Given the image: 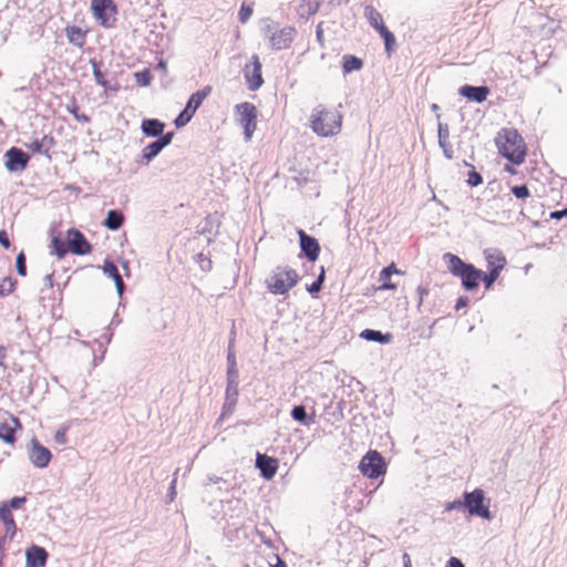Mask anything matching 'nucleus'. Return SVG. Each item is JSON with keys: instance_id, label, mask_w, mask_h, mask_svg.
I'll return each mask as SVG.
<instances>
[{"instance_id": "338daca9", "label": "nucleus", "mask_w": 567, "mask_h": 567, "mask_svg": "<svg viewBox=\"0 0 567 567\" xmlns=\"http://www.w3.org/2000/svg\"><path fill=\"white\" fill-rule=\"evenodd\" d=\"M364 567H368V564H365V566H364Z\"/></svg>"}, {"instance_id": "0eeeda50", "label": "nucleus", "mask_w": 567, "mask_h": 567, "mask_svg": "<svg viewBox=\"0 0 567 567\" xmlns=\"http://www.w3.org/2000/svg\"><path fill=\"white\" fill-rule=\"evenodd\" d=\"M359 470L368 478H378L385 474L386 463L378 451L371 450L361 458Z\"/></svg>"}, {"instance_id": "79ce46f5", "label": "nucleus", "mask_w": 567, "mask_h": 567, "mask_svg": "<svg viewBox=\"0 0 567 567\" xmlns=\"http://www.w3.org/2000/svg\"><path fill=\"white\" fill-rule=\"evenodd\" d=\"M362 336L365 337L369 340H374V341H381L382 340V333L380 331L365 330L362 333Z\"/></svg>"}, {"instance_id": "f257e3e1", "label": "nucleus", "mask_w": 567, "mask_h": 567, "mask_svg": "<svg viewBox=\"0 0 567 567\" xmlns=\"http://www.w3.org/2000/svg\"><path fill=\"white\" fill-rule=\"evenodd\" d=\"M343 116L331 105L319 104L312 109L309 116V126L320 137L336 136L341 132Z\"/></svg>"}, {"instance_id": "dca6fc26", "label": "nucleus", "mask_w": 567, "mask_h": 567, "mask_svg": "<svg viewBox=\"0 0 567 567\" xmlns=\"http://www.w3.org/2000/svg\"><path fill=\"white\" fill-rule=\"evenodd\" d=\"M51 452L41 445L37 440L32 441V447L30 451V460L37 467H45L51 461Z\"/></svg>"}, {"instance_id": "2f4dec72", "label": "nucleus", "mask_w": 567, "mask_h": 567, "mask_svg": "<svg viewBox=\"0 0 567 567\" xmlns=\"http://www.w3.org/2000/svg\"><path fill=\"white\" fill-rule=\"evenodd\" d=\"M320 8L319 2L313 0H303L300 4L301 14L313 16Z\"/></svg>"}, {"instance_id": "72a5a7b5", "label": "nucleus", "mask_w": 567, "mask_h": 567, "mask_svg": "<svg viewBox=\"0 0 567 567\" xmlns=\"http://www.w3.org/2000/svg\"><path fill=\"white\" fill-rule=\"evenodd\" d=\"M134 78H135L137 84L141 86H148L153 79L152 73L148 69L136 72L134 74Z\"/></svg>"}, {"instance_id": "5fc2aeb1", "label": "nucleus", "mask_w": 567, "mask_h": 567, "mask_svg": "<svg viewBox=\"0 0 567 567\" xmlns=\"http://www.w3.org/2000/svg\"><path fill=\"white\" fill-rule=\"evenodd\" d=\"M402 560H403V567H412V561H411V557L409 554L404 553L402 556Z\"/></svg>"}, {"instance_id": "b1692460", "label": "nucleus", "mask_w": 567, "mask_h": 567, "mask_svg": "<svg viewBox=\"0 0 567 567\" xmlns=\"http://www.w3.org/2000/svg\"><path fill=\"white\" fill-rule=\"evenodd\" d=\"M141 128L146 136H159L164 132L165 124L156 118H145Z\"/></svg>"}, {"instance_id": "ea45409f", "label": "nucleus", "mask_w": 567, "mask_h": 567, "mask_svg": "<svg viewBox=\"0 0 567 567\" xmlns=\"http://www.w3.org/2000/svg\"><path fill=\"white\" fill-rule=\"evenodd\" d=\"M291 415L296 421L305 422L306 417H307V412H306L305 406H302V405L295 406L291 411Z\"/></svg>"}, {"instance_id": "2eb2a0df", "label": "nucleus", "mask_w": 567, "mask_h": 567, "mask_svg": "<svg viewBox=\"0 0 567 567\" xmlns=\"http://www.w3.org/2000/svg\"><path fill=\"white\" fill-rule=\"evenodd\" d=\"M300 239V248L309 261H316L320 255V245L315 237H311L302 229L297 231Z\"/></svg>"}, {"instance_id": "cd10ccee", "label": "nucleus", "mask_w": 567, "mask_h": 567, "mask_svg": "<svg viewBox=\"0 0 567 567\" xmlns=\"http://www.w3.org/2000/svg\"><path fill=\"white\" fill-rule=\"evenodd\" d=\"M124 224V216L121 212L109 210L103 225L110 230H117Z\"/></svg>"}, {"instance_id": "c756f323", "label": "nucleus", "mask_w": 567, "mask_h": 567, "mask_svg": "<svg viewBox=\"0 0 567 567\" xmlns=\"http://www.w3.org/2000/svg\"><path fill=\"white\" fill-rule=\"evenodd\" d=\"M163 148L157 141L146 145L142 151L143 158L148 163L156 157Z\"/></svg>"}, {"instance_id": "603ef678", "label": "nucleus", "mask_w": 567, "mask_h": 567, "mask_svg": "<svg viewBox=\"0 0 567 567\" xmlns=\"http://www.w3.org/2000/svg\"><path fill=\"white\" fill-rule=\"evenodd\" d=\"M567 216V208L564 209V210H556V212H551L550 213V218L551 219H561L563 217H566Z\"/></svg>"}, {"instance_id": "4468645a", "label": "nucleus", "mask_w": 567, "mask_h": 567, "mask_svg": "<svg viewBox=\"0 0 567 567\" xmlns=\"http://www.w3.org/2000/svg\"><path fill=\"white\" fill-rule=\"evenodd\" d=\"M6 167L9 172L24 171L29 163V155L18 147H11L4 154Z\"/></svg>"}, {"instance_id": "423d86ee", "label": "nucleus", "mask_w": 567, "mask_h": 567, "mask_svg": "<svg viewBox=\"0 0 567 567\" xmlns=\"http://www.w3.org/2000/svg\"><path fill=\"white\" fill-rule=\"evenodd\" d=\"M364 17L384 40L385 51L391 54L395 47V37L385 27L382 14L372 6L364 8Z\"/></svg>"}, {"instance_id": "6ab92c4d", "label": "nucleus", "mask_w": 567, "mask_h": 567, "mask_svg": "<svg viewBox=\"0 0 567 567\" xmlns=\"http://www.w3.org/2000/svg\"><path fill=\"white\" fill-rule=\"evenodd\" d=\"M257 466L262 476L270 480L275 476L278 470V461L265 454H258L256 460Z\"/></svg>"}, {"instance_id": "ddd939ff", "label": "nucleus", "mask_w": 567, "mask_h": 567, "mask_svg": "<svg viewBox=\"0 0 567 567\" xmlns=\"http://www.w3.org/2000/svg\"><path fill=\"white\" fill-rule=\"evenodd\" d=\"M295 34L296 29L292 27H286L275 31L269 38L271 49L280 51L290 48L293 42Z\"/></svg>"}, {"instance_id": "f8f14e48", "label": "nucleus", "mask_w": 567, "mask_h": 567, "mask_svg": "<svg viewBox=\"0 0 567 567\" xmlns=\"http://www.w3.org/2000/svg\"><path fill=\"white\" fill-rule=\"evenodd\" d=\"M464 507H466L472 515L482 517H488L489 515L487 507L484 505V494L481 489L464 494Z\"/></svg>"}, {"instance_id": "8fccbe9b", "label": "nucleus", "mask_w": 567, "mask_h": 567, "mask_svg": "<svg viewBox=\"0 0 567 567\" xmlns=\"http://www.w3.org/2000/svg\"><path fill=\"white\" fill-rule=\"evenodd\" d=\"M6 360H7V348L3 346H0V367L3 369L7 368Z\"/></svg>"}, {"instance_id": "9d476101", "label": "nucleus", "mask_w": 567, "mask_h": 567, "mask_svg": "<svg viewBox=\"0 0 567 567\" xmlns=\"http://www.w3.org/2000/svg\"><path fill=\"white\" fill-rule=\"evenodd\" d=\"M65 238L70 252L74 255H87L92 251V245L80 230L75 228L69 229Z\"/></svg>"}, {"instance_id": "a211bd4d", "label": "nucleus", "mask_w": 567, "mask_h": 567, "mask_svg": "<svg viewBox=\"0 0 567 567\" xmlns=\"http://www.w3.org/2000/svg\"><path fill=\"white\" fill-rule=\"evenodd\" d=\"M393 274L402 275L403 272L396 268L394 262H391L379 274V281L381 285L378 287V290H396L398 285L391 280V276Z\"/></svg>"}, {"instance_id": "c9c22d12", "label": "nucleus", "mask_w": 567, "mask_h": 567, "mask_svg": "<svg viewBox=\"0 0 567 567\" xmlns=\"http://www.w3.org/2000/svg\"><path fill=\"white\" fill-rule=\"evenodd\" d=\"M194 114H195V113H193L190 110H188V109H186V107H185V109L179 113V115L176 117V120H175V122H174V123H175V125H176L177 127H183V126H185V125H186V124L192 120V117L194 116Z\"/></svg>"}, {"instance_id": "774afa93", "label": "nucleus", "mask_w": 567, "mask_h": 567, "mask_svg": "<svg viewBox=\"0 0 567 567\" xmlns=\"http://www.w3.org/2000/svg\"><path fill=\"white\" fill-rule=\"evenodd\" d=\"M246 567H248V566H246Z\"/></svg>"}, {"instance_id": "f03ea898", "label": "nucleus", "mask_w": 567, "mask_h": 567, "mask_svg": "<svg viewBox=\"0 0 567 567\" xmlns=\"http://www.w3.org/2000/svg\"><path fill=\"white\" fill-rule=\"evenodd\" d=\"M444 259L447 262L450 271L462 279L465 289L473 290L478 287L481 281L485 282L488 289L496 279V268L489 270L488 275L476 269L473 265L465 264L460 257L453 254H445Z\"/></svg>"}, {"instance_id": "f704fd0d", "label": "nucleus", "mask_w": 567, "mask_h": 567, "mask_svg": "<svg viewBox=\"0 0 567 567\" xmlns=\"http://www.w3.org/2000/svg\"><path fill=\"white\" fill-rule=\"evenodd\" d=\"M194 114H195V113H193L190 110H188V109H186V107H185V109L179 113V115L176 117V120H175V122H174V123H175V125H176L177 127H183V126H185V125H186V124L192 120V117L194 116Z\"/></svg>"}, {"instance_id": "c03bdc74", "label": "nucleus", "mask_w": 567, "mask_h": 567, "mask_svg": "<svg viewBox=\"0 0 567 567\" xmlns=\"http://www.w3.org/2000/svg\"><path fill=\"white\" fill-rule=\"evenodd\" d=\"M468 184L472 185V186H477L482 183V177L478 173L476 172H472L470 175H468Z\"/></svg>"}, {"instance_id": "052dcab7", "label": "nucleus", "mask_w": 567, "mask_h": 567, "mask_svg": "<svg viewBox=\"0 0 567 567\" xmlns=\"http://www.w3.org/2000/svg\"><path fill=\"white\" fill-rule=\"evenodd\" d=\"M72 112H73L74 116H75L79 121L89 122V117H87V116H85V115H80V116H79V115L75 113V111H72Z\"/></svg>"}, {"instance_id": "49530a36", "label": "nucleus", "mask_w": 567, "mask_h": 567, "mask_svg": "<svg viewBox=\"0 0 567 567\" xmlns=\"http://www.w3.org/2000/svg\"><path fill=\"white\" fill-rule=\"evenodd\" d=\"M0 245L8 249L10 247V240L4 229L0 230Z\"/></svg>"}, {"instance_id": "7ed1b4c3", "label": "nucleus", "mask_w": 567, "mask_h": 567, "mask_svg": "<svg viewBox=\"0 0 567 567\" xmlns=\"http://www.w3.org/2000/svg\"><path fill=\"white\" fill-rule=\"evenodd\" d=\"M499 148L501 154L512 164L520 165L525 162L527 147L524 138L515 130H504Z\"/></svg>"}, {"instance_id": "39448f33", "label": "nucleus", "mask_w": 567, "mask_h": 567, "mask_svg": "<svg viewBox=\"0 0 567 567\" xmlns=\"http://www.w3.org/2000/svg\"><path fill=\"white\" fill-rule=\"evenodd\" d=\"M91 10L103 28L111 29L115 25L117 7L114 0H92Z\"/></svg>"}, {"instance_id": "bf43d9fd", "label": "nucleus", "mask_w": 567, "mask_h": 567, "mask_svg": "<svg viewBox=\"0 0 567 567\" xmlns=\"http://www.w3.org/2000/svg\"><path fill=\"white\" fill-rule=\"evenodd\" d=\"M272 567H287L286 563L280 559L278 556L276 557V564Z\"/></svg>"}, {"instance_id": "a18cd8bd", "label": "nucleus", "mask_w": 567, "mask_h": 567, "mask_svg": "<svg viewBox=\"0 0 567 567\" xmlns=\"http://www.w3.org/2000/svg\"><path fill=\"white\" fill-rule=\"evenodd\" d=\"M25 497H13L8 504V506L10 507V511L12 508H19L22 504L25 503Z\"/></svg>"}, {"instance_id": "69168bd1", "label": "nucleus", "mask_w": 567, "mask_h": 567, "mask_svg": "<svg viewBox=\"0 0 567 567\" xmlns=\"http://www.w3.org/2000/svg\"><path fill=\"white\" fill-rule=\"evenodd\" d=\"M499 261H501V258H498V262H499ZM502 261H505V259H504V258H502ZM501 267H502V265H499V264H498V265H497V268L499 269Z\"/></svg>"}, {"instance_id": "864d4df0", "label": "nucleus", "mask_w": 567, "mask_h": 567, "mask_svg": "<svg viewBox=\"0 0 567 567\" xmlns=\"http://www.w3.org/2000/svg\"><path fill=\"white\" fill-rule=\"evenodd\" d=\"M461 507H464V502L462 501H454L447 506V509H458Z\"/></svg>"}, {"instance_id": "393cba45", "label": "nucleus", "mask_w": 567, "mask_h": 567, "mask_svg": "<svg viewBox=\"0 0 567 567\" xmlns=\"http://www.w3.org/2000/svg\"><path fill=\"white\" fill-rule=\"evenodd\" d=\"M103 272L114 280L118 295H122L125 286L115 264L113 261L105 260L103 265Z\"/></svg>"}, {"instance_id": "09e8293b", "label": "nucleus", "mask_w": 567, "mask_h": 567, "mask_svg": "<svg viewBox=\"0 0 567 567\" xmlns=\"http://www.w3.org/2000/svg\"><path fill=\"white\" fill-rule=\"evenodd\" d=\"M416 291L419 295V306H421L423 303L424 297L429 293V289L426 287L419 286Z\"/></svg>"}, {"instance_id": "4be33fe9", "label": "nucleus", "mask_w": 567, "mask_h": 567, "mask_svg": "<svg viewBox=\"0 0 567 567\" xmlns=\"http://www.w3.org/2000/svg\"><path fill=\"white\" fill-rule=\"evenodd\" d=\"M458 92L470 101L481 103L486 100L489 90L486 86L463 85L460 87Z\"/></svg>"}, {"instance_id": "473e14b6", "label": "nucleus", "mask_w": 567, "mask_h": 567, "mask_svg": "<svg viewBox=\"0 0 567 567\" xmlns=\"http://www.w3.org/2000/svg\"><path fill=\"white\" fill-rule=\"evenodd\" d=\"M16 280L11 277H6L0 281V296H8L16 289Z\"/></svg>"}, {"instance_id": "aec40b11", "label": "nucleus", "mask_w": 567, "mask_h": 567, "mask_svg": "<svg viewBox=\"0 0 567 567\" xmlns=\"http://www.w3.org/2000/svg\"><path fill=\"white\" fill-rule=\"evenodd\" d=\"M54 145L55 141L52 135H43L40 140L35 138L27 144V148L33 154L43 153L50 157L49 152Z\"/></svg>"}, {"instance_id": "e433bc0d", "label": "nucleus", "mask_w": 567, "mask_h": 567, "mask_svg": "<svg viewBox=\"0 0 567 567\" xmlns=\"http://www.w3.org/2000/svg\"><path fill=\"white\" fill-rule=\"evenodd\" d=\"M17 271L20 276H27L25 256L23 251L19 252L16 259Z\"/></svg>"}, {"instance_id": "a878e982", "label": "nucleus", "mask_w": 567, "mask_h": 567, "mask_svg": "<svg viewBox=\"0 0 567 567\" xmlns=\"http://www.w3.org/2000/svg\"><path fill=\"white\" fill-rule=\"evenodd\" d=\"M212 93V86L207 85L204 89L195 92L190 95L186 109L190 110L193 113H196L198 107L202 105L203 101Z\"/></svg>"}, {"instance_id": "a19ab883", "label": "nucleus", "mask_w": 567, "mask_h": 567, "mask_svg": "<svg viewBox=\"0 0 567 567\" xmlns=\"http://www.w3.org/2000/svg\"><path fill=\"white\" fill-rule=\"evenodd\" d=\"M512 193L520 199H525L529 196V189L526 185L513 186Z\"/></svg>"}, {"instance_id": "bb28decb", "label": "nucleus", "mask_w": 567, "mask_h": 567, "mask_svg": "<svg viewBox=\"0 0 567 567\" xmlns=\"http://www.w3.org/2000/svg\"><path fill=\"white\" fill-rule=\"evenodd\" d=\"M439 143L445 157L452 159L454 157V150L450 141V133L449 130L446 127L443 128L442 125L439 127Z\"/></svg>"}, {"instance_id": "0e129e2a", "label": "nucleus", "mask_w": 567, "mask_h": 567, "mask_svg": "<svg viewBox=\"0 0 567 567\" xmlns=\"http://www.w3.org/2000/svg\"><path fill=\"white\" fill-rule=\"evenodd\" d=\"M431 107H432V110H434V111L439 109V106H437L436 104H432V106H431Z\"/></svg>"}, {"instance_id": "de8ad7c7", "label": "nucleus", "mask_w": 567, "mask_h": 567, "mask_svg": "<svg viewBox=\"0 0 567 567\" xmlns=\"http://www.w3.org/2000/svg\"><path fill=\"white\" fill-rule=\"evenodd\" d=\"M94 78H95V81L102 85L103 87H106V81L104 79V75L102 74V72L99 70V69H94Z\"/></svg>"}, {"instance_id": "20e7f679", "label": "nucleus", "mask_w": 567, "mask_h": 567, "mask_svg": "<svg viewBox=\"0 0 567 567\" xmlns=\"http://www.w3.org/2000/svg\"><path fill=\"white\" fill-rule=\"evenodd\" d=\"M298 272L289 267H276L266 279V287L272 295H286L299 281Z\"/></svg>"}, {"instance_id": "37998d69", "label": "nucleus", "mask_w": 567, "mask_h": 567, "mask_svg": "<svg viewBox=\"0 0 567 567\" xmlns=\"http://www.w3.org/2000/svg\"><path fill=\"white\" fill-rule=\"evenodd\" d=\"M174 134L172 132L159 135V138L157 140L158 144H161V147L164 148L167 146L173 138Z\"/></svg>"}, {"instance_id": "c85d7f7f", "label": "nucleus", "mask_w": 567, "mask_h": 567, "mask_svg": "<svg viewBox=\"0 0 567 567\" xmlns=\"http://www.w3.org/2000/svg\"><path fill=\"white\" fill-rule=\"evenodd\" d=\"M362 66H363V62L361 59H359L354 55H351V54H347L343 56L342 68H343L344 73L359 71L362 69Z\"/></svg>"}, {"instance_id": "9b49d317", "label": "nucleus", "mask_w": 567, "mask_h": 567, "mask_svg": "<svg viewBox=\"0 0 567 567\" xmlns=\"http://www.w3.org/2000/svg\"><path fill=\"white\" fill-rule=\"evenodd\" d=\"M8 419L0 423V440L9 445L17 442V432L22 431L21 421L13 414L7 412Z\"/></svg>"}, {"instance_id": "680f3d73", "label": "nucleus", "mask_w": 567, "mask_h": 567, "mask_svg": "<svg viewBox=\"0 0 567 567\" xmlns=\"http://www.w3.org/2000/svg\"><path fill=\"white\" fill-rule=\"evenodd\" d=\"M3 548V538L0 539V551L2 550ZM3 566V557H0V567Z\"/></svg>"}, {"instance_id": "5701e85b", "label": "nucleus", "mask_w": 567, "mask_h": 567, "mask_svg": "<svg viewBox=\"0 0 567 567\" xmlns=\"http://www.w3.org/2000/svg\"><path fill=\"white\" fill-rule=\"evenodd\" d=\"M0 520L4 525L6 536L12 538L17 533V526L8 503H2L0 505Z\"/></svg>"}, {"instance_id": "1a4fd4ad", "label": "nucleus", "mask_w": 567, "mask_h": 567, "mask_svg": "<svg viewBox=\"0 0 567 567\" xmlns=\"http://www.w3.org/2000/svg\"><path fill=\"white\" fill-rule=\"evenodd\" d=\"M261 68L259 56L256 54L251 56L250 63L244 68L245 80L250 91H256L264 84Z\"/></svg>"}, {"instance_id": "f3484780", "label": "nucleus", "mask_w": 567, "mask_h": 567, "mask_svg": "<svg viewBox=\"0 0 567 567\" xmlns=\"http://www.w3.org/2000/svg\"><path fill=\"white\" fill-rule=\"evenodd\" d=\"M48 553L43 547L32 545L25 550V567H44Z\"/></svg>"}, {"instance_id": "6e6552de", "label": "nucleus", "mask_w": 567, "mask_h": 567, "mask_svg": "<svg viewBox=\"0 0 567 567\" xmlns=\"http://www.w3.org/2000/svg\"><path fill=\"white\" fill-rule=\"evenodd\" d=\"M236 111L239 115V123L244 128L245 138L249 141L257 128V107L250 102H244L236 105Z\"/></svg>"}, {"instance_id": "412c9836", "label": "nucleus", "mask_w": 567, "mask_h": 567, "mask_svg": "<svg viewBox=\"0 0 567 567\" xmlns=\"http://www.w3.org/2000/svg\"><path fill=\"white\" fill-rule=\"evenodd\" d=\"M87 33L89 29H82L78 25L65 27V35L68 41L80 49L84 47Z\"/></svg>"}, {"instance_id": "e2e57ef3", "label": "nucleus", "mask_w": 567, "mask_h": 567, "mask_svg": "<svg viewBox=\"0 0 567 567\" xmlns=\"http://www.w3.org/2000/svg\"><path fill=\"white\" fill-rule=\"evenodd\" d=\"M505 171H507V172H508V173H511V174H515V171H514V169L512 168V166H509V165H506V166H505Z\"/></svg>"}, {"instance_id": "4d7b16f0", "label": "nucleus", "mask_w": 567, "mask_h": 567, "mask_svg": "<svg viewBox=\"0 0 567 567\" xmlns=\"http://www.w3.org/2000/svg\"><path fill=\"white\" fill-rule=\"evenodd\" d=\"M228 362H229V368L233 370L236 365V361H235V355L229 353L228 354Z\"/></svg>"}, {"instance_id": "7c9ffc66", "label": "nucleus", "mask_w": 567, "mask_h": 567, "mask_svg": "<svg viewBox=\"0 0 567 567\" xmlns=\"http://www.w3.org/2000/svg\"><path fill=\"white\" fill-rule=\"evenodd\" d=\"M51 247L53 248L55 255L59 258H63L70 250L68 243L65 244L61 238L58 236L53 237L51 240Z\"/></svg>"}, {"instance_id": "3c124183", "label": "nucleus", "mask_w": 567, "mask_h": 567, "mask_svg": "<svg viewBox=\"0 0 567 567\" xmlns=\"http://www.w3.org/2000/svg\"><path fill=\"white\" fill-rule=\"evenodd\" d=\"M446 567H465V566L458 558L451 557L446 564Z\"/></svg>"}, {"instance_id": "13d9d810", "label": "nucleus", "mask_w": 567, "mask_h": 567, "mask_svg": "<svg viewBox=\"0 0 567 567\" xmlns=\"http://www.w3.org/2000/svg\"><path fill=\"white\" fill-rule=\"evenodd\" d=\"M467 303V299L466 298H460L457 300V303H456V309H460L461 307H465Z\"/></svg>"}, {"instance_id": "4c0bfd02", "label": "nucleus", "mask_w": 567, "mask_h": 567, "mask_svg": "<svg viewBox=\"0 0 567 567\" xmlns=\"http://www.w3.org/2000/svg\"><path fill=\"white\" fill-rule=\"evenodd\" d=\"M252 14V7L243 3L238 13V19L241 23H246Z\"/></svg>"}, {"instance_id": "58836bf2", "label": "nucleus", "mask_w": 567, "mask_h": 567, "mask_svg": "<svg viewBox=\"0 0 567 567\" xmlns=\"http://www.w3.org/2000/svg\"><path fill=\"white\" fill-rule=\"evenodd\" d=\"M323 280H324V269L321 268V272L320 275L318 276V279L312 282L309 287H307V290L310 292V293H317L321 290V287H322V284H323Z\"/></svg>"}, {"instance_id": "6e6d98bb", "label": "nucleus", "mask_w": 567, "mask_h": 567, "mask_svg": "<svg viewBox=\"0 0 567 567\" xmlns=\"http://www.w3.org/2000/svg\"><path fill=\"white\" fill-rule=\"evenodd\" d=\"M55 441H56L58 443H61V444L65 443V441H66V439H65V434H64V433H60V432H58V433L55 434Z\"/></svg>"}]
</instances>
